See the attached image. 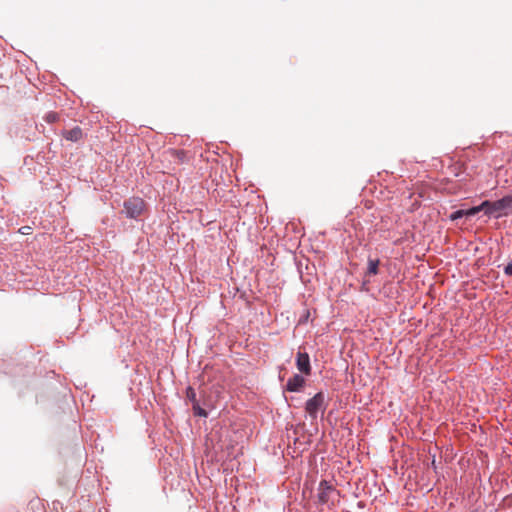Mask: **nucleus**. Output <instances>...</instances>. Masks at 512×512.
Wrapping results in <instances>:
<instances>
[{
  "mask_svg": "<svg viewBox=\"0 0 512 512\" xmlns=\"http://www.w3.org/2000/svg\"><path fill=\"white\" fill-rule=\"evenodd\" d=\"M332 491L331 486L326 481H322L319 484V499L321 502H327L328 494Z\"/></svg>",
  "mask_w": 512,
  "mask_h": 512,
  "instance_id": "obj_8",
  "label": "nucleus"
},
{
  "mask_svg": "<svg viewBox=\"0 0 512 512\" xmlns=\"http://www.w3.org/2000/svg\"><path fill=\"white\" fill-rule=\"evenodd\" d=\"M146 209L145 201L140 197H130L123 203L122 213L127 218L139 220Z\"/></svg>",
  "mask_w": 512,
  "mask_h": 512,
  "instance_id": "obj_2",
  "label": "nucleus"
},
{
  "mask_svg": "<svg viewBox=\"0 0 512 512\" xmlns=\"http://www.w3.org/2000/svg\"><path fill=\"white\" fill-rule=\"evenodd\" d=\"M463 216H466V211L465 210H457V211H454L450 215V219L452 221H455V220H458V219L462 218Z\"/></svg>",
  "mask_w": 512,
  "mask_h": 512,
  "instance_id": "obj_11",
  "label": "nucleus"
},
{
  "mask_svg": "<svg viewBox=\"0 0 512 512\" xmlns=\"http://www.w3.org/2000/svg\"><path fill=\"white\" fill-rule=\"evenodd\" d=\"M328 395L323 391L318 392L312 398L306 402V411L310 416H316L317 414H323L328 404Z\"/></svg>",
  "mask_w": 512,
  "mask_h": 512,
  "instance_id": "obj_3",
  "label": "nucleus"
},
{
  "mask_svg": "<svg viewBox=\"0 0 512 512\" xmlns=\"http://www.w3.org/2000/svg\"><path fill=\"white\" fill-rule=\"evenodd\" d=\"M58 119V114L57 113H54V112H49L45 115V120L48 122V123H53L55 121H57Z\"/></svg>",
  "mask_w": 512,
  "mask_h": 512,
  "instance_id": "obj_12",
  "label": "nucleus"
},
{
  "mask_svg": "<svg viewBox=\"0 0 512 512\" xmlns=\"http://www.w3.org/2000/svg\"><path fill=\"white\" fill-rule=\"evenodd\" d=\"M186 400L190 403L195 411L194 416H207L204 409H202L197 401L196 391L192 387L186 389Z\"/></svg>",
  "mask_w": 512,
  "mask_h": 512,
  "instance_id": "obj_5",
  "label": "nucleus"
},
{
  "mask_svg": "<svg viewBox=\"0 0 512 512\" xmlns=\"http://www.w3.org/2000/svg\"><path fill=\"white\" fill-rule=\"evenodd\" d=\"M296 366H297V369L301 373H303L305 375H310L311 365H310V357H309L308 353L301 352V351H299L297 353Z\"/></svg>",
  "mask_w": 512,
  "mask_h": 512,
  "instance_id": "obj_4",
  "label": "nucleus"
},
{
  "mask_svg": "<svg viewBox=\"0 0 512 512\" xmlns=\"http://www.w3.org/2000/svg\"><path fill=\"white\" fill-rule=\"evenodd\" d=\"M465 211H466V216L467 217L474 216L477 213H479L480 211H484V213L486 214L487 206H483V202H482L479 206L472 207V208L467 209Z\"/></svg>",
  "mask_w": 512,
  "mask_h": 512,
  "instance_id": "obj_10",
  "label": "nucleus"
},
{
  "mask_svg": "<svg viewBox=\"0 0 512 512\" xmlns=\"http://www.w3.org/2000/svg\"><path fill=\"white\" fill-rule=\"evenodd\" d=\"M483 206H487L486 215L493 218H501L512 214V194L506 195L496 201H483Z\"/></svg>",
  "mask_w": 512,
  "mask_h": 512,
  "instance_id": "obj_1",
  "label": "nucleus"
},
{
  "mask_svg": "<svg viewBox=\"0 0 512 512\" xmlns=\"http://www.w3.org/2000/svg\"><path fill=\"white\" fill-rule=\"evenodd\" d=\"M305 385V379L303 376L299 374L293 375L288 379L285 389L289 392H299Z\"/></svg>",
  "mask_w": 512,
  "mask_h": 512,
  "instance_id": "obj_6",
  "label": "nucleus"
},
{
  "mask_svg": "<svg viewBox=\"0 0 512 512\" xmlns=\"http://www.w3.org/2000/svg\"><path fill=\"white\" fill-rule=\"evenodd\" d=\"M64 137L67 140L77 142L82 138V130L79 127H75L73 129L67 130L64 132Z\"/></svg>",
  "mask_w": 512,
  "mask_h": 512,
  "instance_id": "obj_7",
  "label": "nucleus"
},
{
  "mask_svg": "<svg viewBox=\"0 0 512 512\" xmlns=\"http://www.w3.org/2000/svg\"><path fill=\"white\" fill-rule=\"evenodd\" d=\"M504 273L508 276H511L512 275V262H510L509 264H507L504 268Z\"/></svg>",
  "mask_w": 512,
  "mask_h": 512,
  "instance_id": "obj_13",
  "label": "nucleus"
},
{
  "mask_svg": "<svg viewBox=\"0 0 512 512\" xmlns=\"http://www.w3.org/2000/svg\"><path fill=\"white\" fill-rule=\"evenodd\" d=\"M379 259H368L367 275H377L379 272Z\"/></svg>",
  "mask_w": 512,
  "mask_h": 512,
  "instance_id": "obj_9",
  "label": "nucleus"
}]
</instances>
